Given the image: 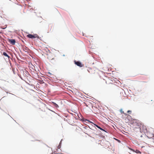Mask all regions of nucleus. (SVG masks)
I'll list each match as a JSON object with an SVG mask.
<instances>
[{"mask_svg":"<svg viewBox=\"0 0 154 154\" xmlns=\"http://www.w3.org/2000/svg\"><path fill=\"white\" fill-rule=\"evenodd\" d=\"M75 63L76 65L77 66H79L80 67H82L84 66V64H82L79 61H75Z\"/></svg>","mask_w":154,"mask_h":154,"instance_id":"1","label":"nucleus"},{"mask_svg":"<svg viewBox=\"0 0 154 154\" xmlns=\"http://www.w3.org/2000/svg\"><path fill=\"white\" fill-rule=\"evenodd\" d=\"M8 41L10 42L11 44L12 45H14L15 44V43H16V41H15V39H8Z\"/></svg>","mask_w":154,"mask_h":154,"instance_id":"2","label":"nucleus"},{"mask_svg":"<svg viewBox=\"0 0 154 154\" xmlns=\"http://www.w3.org/2000/svg\"><path fill=\"white\" fill-rule=\"evenodd\" d=\"M88 122H89L90 123H92L91 125L94 127H95V126H96L97 128H99V129H100L101 128L100 127L98 126V125L95 124L94 123H93L92 122H91L90 121H88Z\"/></svg>","mask_w":154,"mask_h":154,"instance_id":"3","label":"nucleus"},{"mask_svg":"<svg viewBox=\"0 0 154 154\" xmlns=\"http://www.w3.org/2000/svg\"><path fill=\"white\" fill-rule=\"evenodd\" d=\"M27 37L28 38H35V37L34 35L32 34H29L27 35Z\"/></svg>","mask_w":154,"mask_h":154,"instance_id":"4","label":"nucleus"},{"mask_svg":"<svg viewBox=\"0 0 154 154\" xmlns=\"http://www.w3.org/2000/svg\"><path fill=\"white\" fill-rule=\"evenodd\" d=\"M52 103L54 106L56 108H58L59 107L58 105L54 102H52Z\"/></svg>","mask_w":154,"mask_h":154,"instance_id":"5","label":"nucleus"},{"mask_svg":"<svg viewBox=\"0 0 154 154\" xmlns=\"http://www.w3.org/2000/svg\"><path fill=\"white\" fill-rule=\"evenodd\" d=\"M3 55H4L5 56H6V57H7L8 58H10V56H9L5 52H4L3 53Z\"/></svg>","mask_w":154,"mask_h":154,"instance_id":"6","label":"nucleus"},{"mask_svg":"<svg viewBox=\"0 0 154 154\" xmlns=\"http://www.w3.org/2000/svg\"><path fill=\"white\" fill-rule=\"evenodd\" d=\"M135 152L137 153H139L140 154L141 153V152L138 149H136L135 151Z\"/></svg>","mask_w":154,"mask_h":154,"instance_id":"7","label":"nucleus"},{"mask_svg":"<svg viewBox=\"0 0 154 154\" xmlns=\"http://www.w3.org/2000/svg\"><path fill=\"white\" fill-rule=\"evenodd\" d=\"M121 112L122 113L124 114L125 116H127L128 115V114H127L124 113V111H121Z\"/></svg>","mask_w":154,"mask_h":154,"instance_id":"8","label":"nucleus"},{"mask_svg":"<svg viewBox=\"0 0 154 154\" xmlns=\"http://www.w3.org/2000/svg\"><path fill=\"white\" fill-rule=\"evenodd\" d=\"M131 112H132L131 110H129L127 112L129 114H131Z\"/></svg>","mask_w":154,"mask_h":154,"instance_id":"9","label":"nucleus"},{"mask_svg":"<svg viewBox=\"0 0 154 154\" xmlns=\"http://www.w3.org/2000/svg\"><path fill=\"white\" fill-rule=\"evenodd\" d=\"M111 86L112 88H113L114 87H115L116 86V85L115 84H112Z\"/></svg>","mask_w":154,"mask_h":154,"instance_id":"10","label":"nucleus"},{"mask_svg":"<svg viewBox=\"0 0 154 154\" xmlns=\"http://www.w3.org/2000/svg\"><path fill=\"white\" fill-rule=\"evenodd\" d=\"M34 35V36L35 37V38H36V37H38V35L36 34H35L34 35Z\"/></svg>","mask_w":154,"mask_h":154,"instance_id":"11","label":"nucleus"},{"mask_svg":"<svg viewBox=\"0 0 154 154\" xmlns=\"http://www.w3.org/2000/svg\"><path fill=\"white\" fill-rule=\"evenodd\" d=\"M100 129L102 131H105L103 130V129H102V128H100Z\"/></svg>","mask_w":154,"mask_h":154,"instance_id":"12","label":"nucleus"},{"mask_svg":"<svg viewBox=\"0 0 154 154\" xmlns=\"http://www.w3.org/2000/svg\"><path fill=\"white\" fill-rule=\"evenodd\" d=\"M91 38L90 37H89L88 39V40H89V41L90 42V40H91L90 39Z\"/></svg>","mask_w":154,"mask_h":154,"instance_id":"13","label":"nucleus"},{"mask_svg":"<svg viewBox=\"0 0 154 154\" xmlns=\"http://www.w3.org/2000/svg\"><path fill=\"white\" fill-rule=\"evenodd\" d=\"M17 6L19 7H21V6L20 5H17Z\"/></svg>","mask_w":154,"mask_h":154,"instance_id":"14","label":"nucleus"}]
</instances>
